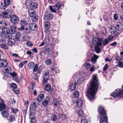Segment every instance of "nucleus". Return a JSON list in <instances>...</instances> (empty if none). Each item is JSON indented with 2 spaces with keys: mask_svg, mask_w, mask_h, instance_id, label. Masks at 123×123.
<instances>
[{
  "mask_svg": "<svg viewBox=\"0 0 123 123\" xmlns=\"http://www.w3.org/2000/svg\"><path fill=\"white\" fill-rule=\"evenodd\" d=\"M99 86V85L97 75H93L92 79L91 81V86L88 89L86 94V95L89 100L91 101L94 99Z\"/></svg>",
  "mask_w": 123,
  "mask_h": 123,
  "instance_id": "1",
  "label": "nucleus"
},
{
  "mask_svg": "<svg viewBox=\"0 0 123 123\" xmlns=\"http://www.w3.org/2000/svg\"><path fill=\"white\" fill-rule=\"evenodd\" d=\"M98 112L100 115V123H108L107 117L103 107L100 106Z\"/></svg>",
  "mask_w": 123,
  "mask_h": 123,
  "instance_id": "2",
  "label": "nucleus"
},
{
  "mask_svg": "<svg viewBox=\"0 0 123 123\" xmlns=\"http://www.w3.org/2000/svg\"><path fill=\"white\" fill-rule=\"evenodd\" d=\"M122 86L121 89H116L115 91L111 94V96L114 97L119 96L123 97V85Z\"/></svg>",
  "mask_w": 123,
  "mask_h": 123,
  "instance_id": "3",
  "label": "nucleus"
},
{
  "mask_svg": "<svg viewBox=\"0 0 123 123\" xmlns=\"http://www.w3.org/2000/svg\"><path fill=\"white\" fill-rule=\"evenodd\" d=\"M91 43L97 46H100L102 44V40L100 38H93L92 40Z\"/></svg>",
  "mask_w": 123,
  "mask_h": 123,
  "instance_id": "4",
  "label": "nucleus"
},
{
  "mask_svg": "<svg viewBox=\"0 0 123 123\" xmlns=\"http://www.w3.org/2000/svg\"><path fill=\"white\" fill-rule=\"evenodd\" d=\"M62 5L59 2H58L55 4L53 7L52 6H50L49 7V8L51 11L53 12L56 13V11L55 10H59L61 7Z\"/></svg>",
  "mask_w": 123,
  "mask_h": 123,
  "instance_id": "5",
  "label": "nucleus"
},
{
  "mask_svg": "<svg viewBox=\"0 0 123 123\" xmlns=\"http://www.w3.org/2000/svg\"><path fill=\"white\" fill-rule=\"evenodd\" d=\"M73 78L74 79L76 78L75 81L77 80L78 84H79L81 83L84 80V78L81 77V76H80L79 73H76L74 74L73 76Z\"/></svg>",
  "mask_w": 123,
  "mask_h": 123,
  "instance_id": "6",
  "label": "nucleus"
},
{
  "mask_svg": "<svg viewBox=\"0 0 123 123\" xmlns=\"http://www.w3.org/2000/svg\"><path fill=\"white\" fill-rule=\"evenodd\" d=\"M117 28L114 26H110L109 28V32L112 34H114V36L116 37L119 35V33L117 31Z\"/></svg>",
  "mask_w": 123,
  "mask_h": 123,
  "instance_id": "7",
  "label": "nucleus"
},
{
  "mask_svg": "<svg viewBox=\"0 0 123 123\" xmlns=\"http://www.w3.org/2000/svg\"><path fill=\"white\" fill-rule=\"evenodd\" d=\"M43 18L45 19L49 20L52 19L53 16L49 11H47L45 12Z\"/></svg>",
  "mask_w": 123,
  "mask_h": 123,
  "instance_id": "8",
  "label": "nucleus"
},
{
  "mask_svg": "<svg viewBox=\"0 0 123 123\" xmlns=\"http://www.w3.org/2000/svg\"><path fill=\"white\" fill-rule=\"evenodd\" d=\"M10 20L14 24H17L18 21V18L15 15H12L10 17Z\"/></svg>",
  "mask_w": 123,
  "mask_h": 123,
  "instance_id": "9",
  "label": "nucleus"
},
{
  "mask_svg": "<svg viewBox=\"0 0 123 123\" xmlns=\"http://www.w3.org/2000/svg\"><path fill=\"white\" fill-rule=\"evenodd\" d=\"M7 65V61L4 59L0 60V67H6Z\"/></svg>",
  "mask_w": 123,
  "mask_h": 123,
  "instance_id": "10",
  "label": "nucleus"
},
{
  "mask_svg": "<svg viewBox=\"0 0 123 123\" xmlns=\"http://www.w3.org/2000/svg\"><path fill=\"white\" fill-rule=\"evenodd\" d=\"M44 21L45 22L44 24V25L45 28V32H48L49 31L48 29L50 28V23L48 21H46V22L45 21Z\"/></svg>",
  "mask_w": 123,
  "mask_h": 123,
  "instance_id": "11",
  "label": "nucleus"
},
{
  "mask_svg": "<svg viewBox=\"0 0 123 123\" xmlns=\"http://www.w3.org/2000/svg\"><path fill=\"white\" fill-rule=\"evenodd\" d=\"M117 28L119 31H122L123 30V23L121 22H119L117 24Z\"/></svg>",
  "mask_w": 123,
  "mask_h": 123,
  "instance_id": "12",
  "label": "nucleus"
},
{
  "mask_svg": "<svg viewBox=\"0 0 123 123\" xmlns=\"http://www.w3.org/2000/svg\"><path fill=\"white\" fill-rule=\"evenodd\" d=\"M29 27L30 29L32 31H35L37 29V25L34 23H32L30 24Z\"/></svg>",
  "mask_w": 123,
  "mask_h": 123,
  "instance_id": "13",
  "label": "nucleus"
},
{
  "mask_svg": "<svg viewBox=\"0 0 123 123\" xmlns=\"http://www.w3.org/2000/svg\"><path fill=\"white\" fill-rule=\"evenodd\" d=\"M7 23L4 20L0 21V29H2L7 26Z\"/></svg>",
  "mask_w": 123,
  "mask_h": 123,
  "instance_id": "14",
  "label": "nucleus"
},
{
  "mask_svg": "<svg viewBox=\"0 0 123 123\" xmlns=\"http://www.w3.org/2000/svg\"><path fill=\"white\" fill-rule=\"evenodd\" d=\"M45 50L49 55H52L53 52V48H49L47 47H45Z\"/></svg>",
  "mask_w": 123,
  "mask_h": 123,
  "instance_id": "15",
  "label": "nucleus"
},
{
  "mask_svg": "<svg viewBox=\"0 0 123 123\" xmlns=\"http://www.w3.org/2000/svg\"><path fill=\"white\" fill-rule=\"evenodd\" d=\"M99 56L96 55L94 54L91 58V61L92 63L95 64L97 61V59L98 58Z\"/></svg>",
  "mask_w": 123,
  "mask_h": 123,
  "instance_id": "16",
  "label": "nucleus"
},
{
  "mask_svg": "<svg viewBox=\"0 0 123 123\" xmlns=\"http://www.w3.org/2000/svg\"><path fill=\"white\" fill-rule=\"evenodd\" d=\"M15 41V38H10L8 40L7 44L9 45L12 46L14 43Z\"/></svg>",
  "mask_w": 123,
  "mask_h": 123,
  "instance_id": "17",
  "label": "nucleus"
},
{
  "mask_svg": "<svg viewBox=\"0 0 123 123\" xmlns=\"http://www.w3.org/2000/svg\"><path fill=\"white\" fill-rule=\"evenodd\" d=\"M6 107V105L4 104V101L1 99V100L0 102V111L5 109Z\"/></svg>",
  "mask_w": 123,
  "mask_h": 123,
  "instance_id": "18",
  "label": "nucleus"
},
{
  "mask_svg": "<svg viewBox=\"0 0 123 123\" xmlns=\"http://www.w3.org/2000/svg\"><path fill=\"white\" fill-rule=\"evenodd\" d=\"M1 114L2 116L4 118H7L9 117L8 112L7 110L3 111L1 112Z\"/></svg>",
  "mask_w": 123,
  "mask_h": 123,
  "instance_id": "19",
  "label": "nucleus"
},
{
  "mask_svg": "<svg viewBox=\"0 0 123 123\" xmlns=\"http://www.w3.org/2000/svg\"><path fill=\"white\" fill-rule=\"evenodd\" d=\"M30 21L29 19H28L27 20H21L20 21V24L21 25L25 26L27 25Z\"/></svg>",
  "mask_w": 123,
  "mask_h": 123,
  "instance_id": "20",
  "label": "nucleus"
},
{
  "mask_svg": "<svg viewBox=\"0 0 123 123\" xmlns=\"http://www.w3.org/2000/svg\"><path fill=\"white\" fill-rule=\"evenodd\" d=\"M77 105L79 108H80L82 105V102L80 99H78L76 101Z\"/></svg>",
  "mask_w": 123,
  "mask_h": 123,
  "instance_id": "21",
  "label": "nucleus"
},
{
  "mask_svg": "<svg viewBox=\"0 0 123 123\" xmlns=\"http://www.w3.org/2000/svg\"><path fill=\"white\" fill-rule=\"evenodd\" d=\"M1 15L2 16V17L6 18H8L11 16L10 15V14H8L6 12H4L2 13Z\"/></svg>",
  "mask_w": 123,
  "mask_h": 123,
  "instance_id": "22",
  "label": "nucleus"
},
{
  "mask_svg": "<svg viewBox=\"0 0 123 123\" xmlns=\"http://www.w3.org/2000/svg\"><path fill=\"white\" fill-rule=\"evenodd\" d=\"M44 95L43 94L39 95L37 97V100L39 102H41L44 99Z\"/></svg>",
  "mask_w": 123,
  "mask_h": 123,
  "instance_id": "23",
  "label": "nucleus"
},
{
  "mask_svg": "<svg viewBox=\"0 0 123 123\" xmlns=\"http://www.w3.org/2000/svg\"><path fill=\"white\" fill-rule=\"evenodd\" d=\"M28 13L30 17L35 14V10L34 9H30L28 10Z\"/></svg>",
  "mask_w": 123,
  "mask_h": 123,
  "instance_id": "24",
  "label": "nucleus"
},
{
  "mask_svg": "<svg viewBox=\"0 0 123 123\" xmlns=\"http://www.w3.org/2000/svg\"><path fill=\"white\" fill-rule=\"evenodd\" d=\"M76 81L74 82V83H72L70 86V87L71 89L72 90H75L76 89Z\"/></svg>",
  "mask_w": 123,
  "mask_h": 123,
  "instance_id": "25",
  "label": "nucleus"
},
{
  "mask_svg": "<svg viewBox=\"0 0 123 123\" xmlns=\"http://www.w3.org/2000/svg\"><path fill=\"white\" fill-rule=\"evenodd\" d=\"M37 107L35 103L33 102L32 104L31 105L30 107V112L34 111L35 109V107Z\"/></svg>",
  "mask_w": 123,
  "mask_h": 123,
  "instance_id": "26",
  "label": "nucleus"
},
{
  "mask_svg": "<svg viewBox=\"0 0 123 123\" xmlns=\"http://www.w3.org/2000/svg\"><path fill=\"white\" fill-rule=\"evenodd\" d=\"M52 104L55 107H57L59 105V101L56 99H53Z\"/></svg>",
  "mask_w": 123,
  "mask_h": 123,
  "instance_id": "27",
  "label": "nucleus"
},
{
  "mask_svg": "<svg viewBox=\"0 0 123 123\" xmlns=\"http://www.w3.org/2000/svg\"><path fill=\"white\" fill-rule=\"evenodd\" d=\"M2 32L4 34H6L10 33V30L8 28L5 27L2 29Z\"/></svg>",
  "mask_w": 123,
  "mask_h": 123,
  "instance_id": "28",
  "label": "nucleus"
},
{
  "mask_svg": "<svg viewBox=\"0 0 123 123\" xmlns=\"http://www.w3.org/2000/svg\"><path fill=\"white\" fill-rule=\"evenodd\" d=\"M77 114L78 115V117L81 118L84 115L83 111L81 110H80L78 111Z\"/></svg>",
  "mask_w": 123,
  "mask_h": 123,
  "instance_id": "29",
  "label": "nucleus"
},
{
  "mask_svg": "<svg viewBox=\"0 0 123 123\" xmlns=\"http://www.w3.org/2000/svg\"><path fill=\"white\" fill-rule=\"evenodd\" d=\"M16 119L15 116L14 115H10L9 117V121L10 122H12L15 121Z\"/></svg>",
  "mask_w": 123,
  "mask_h": 123,
  "instance_id": "30",
  "label": "nucleus"
},
{
  "mask_svg": "<svg viewBox=\"0 0 123 123\" xmlns=\"http://www.w3.org/2000/svg\"><path fill=\"white\" fill-rule=\"evenodd\" d=\"M29 6L31 7L34 8H36L37 6V4L35 2H32L29 5Z\"/></svg>",
  "mask_w": 123,
  "mask_h": 123,
  "instance_id": "31",
  "label": "nucleus"
},
{
  "mask_svg": "<svg viewBox=\"0 0 123 123\" xmlns=\"http://www.w3.org/2000/svg\"><path fill=\"white\" fill-rule=\"evenodd\" d=\"M51 120L53 122L55 121L57 119L56 116L55 114L51 115L50 117Z\"/></svg>",
  "mask_w": 123,
  "mask_h": 123,
  "instance_id": "32",
  "label": "nucleus"
},
{
  "mask_svg": "<svg viewBox=\"0 0 123 123\" xmlns=\"http://www.w3.org/2000/svg\"><path fill=\"white\" fill-rule=\"evenodd\" d=\"M99 46H95V50L97 53H98L101 52V48L99 47Z\"/></svg>",
  "mask_w": 123,
  "mask_h": 123,
  "instance_id": "33",
  "label": "nucleus"
},
{
  "mask_svg": "<svg viewBox=\"0 0 123 123\" xmlns=\"http://www.w3.org/2000/svg\"><path fill=\"white\" fill-rule=\"evenodd\" d=\"M31 17V20L33 21H35L38 20V16L36 14Z\"/></svg>",
  "mask_w": 123,
  "mask_h": 123,
  "instance_id": "34",
  "label": "nucleus"
},
{
  "mask_svg": "<svg viewBox=\"0 0 123 123\" xmlns=\"http://www.w3.org/2000/svg\"><path fill=\"white\" fill-rule=\"evenodd\" d=\"M34 66V63L32 62H30L28 65V67L30 69H32Z\"/></svg>",
  "mask_w": 123,
  "mask_h": 123,
  "instance_id": "35",
  "label": "nucleus"
},
{
  "mask_svg": "<svg viewBox=\"0 0 123 123\" xmlns=\"http://www.w3.org/2000/svg\"><path fill=\"white\" fill-rule=\"evenodd\" d=\"M50 38L49 37H46L43 40L46 45H48L50 42Z\"/></svg>",
  "mask_w": 123,
  "mask_h": 123,
  "instance_id": "36",
  "label": "nucleus"
},
{
  "mask_svg": "<svg viewBox=\"0 0 123 123\" xmlns=\"http://www.w3.org/2000/svg\"><path fill=\"white\" fill-rule=\"evenodd\" d=\"M16 29L15 27H11L10 28V33L12 34L14 33L16 31Z\"/></svg>",
  "mask_w": 123,
  "mask_h": 123,
  "instance_id": "37",
  "label": "nucleus"
},
{
  "mask_svg": "<svg viewBox=\"0 0 123 123\" xmlns=\"http://www.w3.org/2000/svg\"><path fill=\"white\" fill-rule=\"evenodd\" d=\"M91 64L90 63H87V62L85 63L84 65L83 66L84 67L88 69L90 68L91 67Z\"/></svg>",
  "mask_w": 123,
  "mask_h": 123,
  "instance_id": "38",
  "label": "nucleus"
},
{
  "mask_svg": "<svg viewBox=\"0 0 123 123\" xmlns=\"http://www.w3.org/2000/svg\"><path fill=\"white\" fill-rule=\"evenodd\" d=\"M80 76H81V77L84 78V79L86 78L87 76V74L86 73L83 72L81 74L79 73Z\"/></svg>",
  "mask_w": 123,
  "mask_h": 123,
  "instance_id": "39",
  "label": "nucleus"
},
{
  "mask_svg": "<svg viewBox=\"0 0 123 123\" xmlns=\"http://www.w3.org/2000/svg\"><path fill=\"white\" fill-rule=\"evenodd\" d=\"M50 88L51 86L50 85L48 84H47L45 86L44 89L45 91H49L50 90Z\"/></svg>",
  "mask_w": 123,
  "mask_h": 123,
  "instance_id": "40",
  "label": "nucleus"
},
{
  "mask_svg": "<svg viewBox=\"0 0 123 123\" xmlns=\"http://www.w3.org/2000/svg\"><path fill=\"white\" fill-rule=\"evenodd\" d=\"M4 69L8 73H10L12 70L11 67L9 66H8L6 68H5Z\"/></svg>",
  "mask_w": 123,
  "mask_h": 123,
  "instance_id": "41",
  "label": "nucleus"
},
{
  "mask_svg": "<svg viewBox=\"0 0 123 123\" xmlns=\"http://www.w3.org/2000/svg\"><path fill=\"white\" fill-rule=\"evenodd\" d=\"M45 64L47 65H49L51 63V61L50 58H47L45 62Z\"/></svg>",
  "mask_w": 123,
  "mask_h": 123,
  "instance_id": "42",
  "label": "nucleus"
},
{
  "mask_svg": "<svg viewBox=\"0 0 123 123\" xmlns=\"http://www.w3.org/2000/svg\"><path fill=\"white\" fill-rule=\"evenodd\" d=\"M43 105L44 107L46 106L48 104V101L47 100L44 99L42 102Z\"/></svg>",
  "mask_w": 123,
  "mask_h": 123,
  "instance_id": "43",
  "label": "nucleus"
},
{
  "mask_svg": "<svg viewBox=\"0 0 123 123\" xmlns=\"http://www.w3.org/2000/svg\"><path fill=\"white\" fill-rule=\"evenodd\" d=\"M59 118L62 120H64L66 118V115H63V114H60L59 116Z\"/></svg>",
  "mask_w": 123,
  "mask_h": 123,
  "instance_id": "44",
  "label": "nucleus"
},
{
  "mask_svg": "<svg viewBox=\"0 0 123 123\" xmlns=\"http://www.w3.org/2000/svg\"><path fill=\"white\" fill-rule=\"evenodd\" d=\"M74 95L75 98H78L79 95V92L77 91H75L74 93Z\"/></svg>",
  "mask_w": 123,
  "mask_h": 123,
  "instance_id": "45",
  "label": "nucleus"
},
{
  "mask_svg": "<svg viewBox=\"0 0 123 123\" xmlns=\"http://www.w3.org/2000/svg\"><path fill=\"white\" fill-rule=\"evenodd\" d=\"M103 44L104 45H105L109 43V42L107 39H104L103 41Z\"/></svg>",
  "mask_w": 123,
  "mask_h": 123,
  "instance_id": "46",
  "label": "nucleus"
},
{
  "mask_svg": "<svg viewBox=\"0 0 123 123\" xmlns=\"http://www.w3.org/2000/svg\"><path fill=\"white\" fill-rule=\"evenodd\" d=\"M27 61H23V62H21L19 64V67L20 68H22L23 66V65L25 63H27Z\"/></svg>",
  "mask_w": 123,
  "mask_h": 123,
  "instance_id": "47",
  "label": "nucleus"
},
{
  "mask_svg": "<svg viewBox=\"0 0 123 123\" xmlns=\"http://www.w3.org/2000/svg\"><path fill=\"white\" fill-rule=\"evenodd\" d=\"M49 77V73L47 72L45 73L43 76V78L48 79Z\"/></svg>",
  "mask_w": 123,
  "mask_h": 123,
  "instance_id": "48",
  "label": "nucleus"
},
{
  "mask_svg": "<svg viewBox=\"0 0 123 123\" xmlns=\"http://www.w3.org/2000/svg\"><path fill=\"white\" fill-rule=\"evenodd\" d=\"M7 6H6V5H5L4 4H3L2 3H1V6H0V8L1 9H5Z\"/></svg>",
  "mask_w": 123,
  "mask_h": 123,
  "instance_id": "49",
  "label": "nucleus"
},
{
  "mask_svg": "<svg viewBox=\"0 0 123 123\" xmlns=\"http://www.w3.org/2000/svg\"><path fill=\"white\" fill-rule=\"evenodd\" d=\"M11 109L13 112L14 114L16 113L18 111V110L16 108H12Z\"/></svg>",
  "mask_w": 123,
  "mask_h": 123,
  "instance_id": "50",
  "label": "nucleus"
},
{
  "mask_svg": "<svg viewBox=\"0 0 123 123\" xmlns=\"http://www.w3.org/2000/svg\"><path fill=\"white\" fill-rule=\"evenodd\" d=\"M10 2V0H4V4L6 5V6H8Z\"/></svg>",
  "mask_w": 123,
  "mask_h": 123,
  "instance_id": "51",
  "label": "nucleus"
},
{
  "mask_svg": "<svg viewBox=\"0 0 123 123\" xmlns=\"http://www.w3.org/2000/svg\"><path fill=\"white\" fill-rule=\"evenodd\" d=\"M10 74L12 76V77L13 79L17 77V74L15 72H13L12 73H10Z\"/></svg>",
  "mask_w": 123,
  "mask_h": 123,
  "instance_id": "52",
  "label": "nucleus"
},
{
  "mask_svg": "<svg viewBox=\"0 0 123 123\" xmlns=\"http://www.w3.org/2000/svg\"><path fill=\"white\" fill-rule=\"evenodd\" d=\"M118 62V65L119 67L121 68H123V62L121 61Z\"/></svg>",
  "mask_w": 123,
  "mask_h": 123,
  "instance_id": "53",
  "label": "nucleus"
},
{
  "mask_svg": "<svg viewBox=\"0 0 123 123\" xmlns=\"http://www.w3.org/2000/svg\"><path fill=\"white\" fill-rule=\"evenodd\" d=\"M20 33L18 32H17L15 34V38L17 39H18L20 37Z\"/></svg>",
  "mask_w": 123,
  "mask_h": 123,
  "instance_id": "54",
  "label": "nucleus"
},
{
  "mask_svg": "<svg viewBox=\"0 0 123 123\" xmlns=\"http://www.w3.org/2000/svg\"><path fill=\"white\" fill-rule=\"evenodd\" d=\"M94 54L93 53L88 52L87 54V56L88 58H92Z\"/></svg>",
  "mask_w": 123,
  "mask_h": 123,
  "instance_id": "55",
  "label": "nucleus"
},
{
  "mask_svg": "<svg viewBox=\"0 0 123 123\" xmlns=\"http://www.w3.org/2000/svg\"><path fill=\"white\" fill-rule=\"evenodd\" d=\"M0 47L1 48H3L5 49H7L8 48V47L7 46L6 44V43L1 45L0 46Z\"/></svg>",
  "mask_w": 123,
  "mask_h": 123,
  "instance_id": "56",
  "label": "nucleus"
},
{
  "mask_svg": "<svg viewBox=\"0 0 123 123\" xmlns=\"http://www.w3.org/2000/svg\"><path fill=\"white\" fill-rule=\"evenodd\" d=\"M31 123H37V121L35 118L32 117L31 120Z\"/></svg>",
  "mask_w": 123,
  "mask_h": 123,
  "instance_id": "57",
  "label": "nucleus"
},
{
  "mask_svg": "<svg viewBox=\"0 0 123 123\" xmlns=\"http://www.w3.org/2000/svg\"><path fill=\"white\" fill-rule=\"evenodd\" d=\"M38 66L37 64H36L34 66V68L33 69V72H36V71L37 69V68H38Z\"/></svg>",
  "mask_w": 123,
  "mask_h": 123,
  "instance_id": "58",
  "label": "nucleus"
},
{
  "mask_svg": "<svg viewBox=\"0 0 123 123\" xmlns=\"http://www.w3.org/2000/svg\"><path fill=\"white\" fill-rule=\"evenodd\" d=\"M11 33H10L8 34H6V37L8 39L10 38H11Z\"/></svg>",
  "mask_w": 123,
  "mask_h": 123,
  "instance_id": "59",
  "label": "nucleus"
},
{
  "mask_svg": "<svg viewBox=\"0 0 123 123\" xmlns=\"http://www.w3.org/2000/svg\"><path fill=\"white\" fill-rule=\"evenodd\" d=\"M11 87L14 88H16L17 87V86L15 83H12L11 84Z\"/></svg>",
  "mask_w": 123,
  "mask_h": 123,
  "instance_id": "60",
  "label": "nucleus"
},
{
  "mask_svg": "<svg viewBox=\"0 0 123 123\" xmlns=\"http://www.w3.org/2000/svg\"><path fill=\"white\" fill-rule=\"evenodd\" d=\"M41 66H39L37 69V72L38 73L40 74L41 72Z\"/></svg>",
  "mask_w": 123,
  "mask_h": 123,
  "instance_id": "61",
  "label": "nucleus"
},
{
  "mask_svg": "<svg viewBox=\"0 0 123 123\" xmlns=\"http://www.w3.org/2000/svg\"><path fill=\"white\" fill-rule=\"evenodd\" d=\"M108 66L107 64H106L105 65L103 68V70L104 71H105L108 68Z\"/></svg>",
  "mask_w": 123,
  "mask_h": 123,
  "instance_id": "62",
  "label": "nucleus"
},
{
  "mask_svg": "<svg viewBox=\"0 0 123 123\" xmlns=\"http://www.w3.org/2000/svg\"><path fill=\"white\" fill-rule=\"evenodd\" d=\"M26 44L27 46H31L33 45V44L30 42L28 41L26 43Z\"/></svg>",
  "mask_w": 123,
  "mask_h": 123,
  "instance_id": "63",
  "label": "nucleus"
},
{
  "mask_svg": "<svg viewBox=\"0 0 123 123\" xmlns=\"http://www.w3.org/2000/svg\"><path fill=\"white\" fill-rule=\"evenodd\" d=\"M113 36H111V35H110L109 36L108 38V41H111V40L113 39Z\"/></svg>",
  "mask_w": 123,
  "mask_h": 123,
  "instance_id": "64",
  "label": "nucleus"
}]
</instances>
